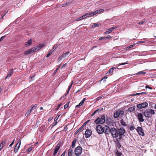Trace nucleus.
I'll list each match as a JSON object with an SVG mask.
<instances>
[{
	"label": "nucleus",
	"mask_w": 156,
	"mask_h": 156,
	"mask_svg": "<svg viewBox=\"0 0 156 156\" xmlns=\"http://www.w3.org/2000/svg\"><path fill=\"white\" fill-rule=\"evenodd\" d=\"M125 132V130L123 129L120 128L117 130L115 128L113 127L110 129L109 133L111 134L114 140L123 137Z\"/></svg>",
	"instance_id": "1"
},
{
	"label": "nucleus",
	"mask_w": 156,
	"mask_h": 156,
	"mask_svg": "<svg viewBox=\"0 0 156 156\" xmlns=\"http://www.w3.org/2000/svg\"><path fill=\"white\" fill-rule=\"evenodd\" d=\"M123 115H124V111L119 109L114 112V117L115 118H116L118 117H122Z\"/></svg>",
	"instance_id": "2"
},
{
	"label": "nucleus",
	"mask_w": 156,
	"mask_h": 156,
	"mask_svg": "<svg viewBox=\"0 0 156 156\" xmlns=\"http://www.w3.org/2000/svg\"><path fill=\"white\" fill-rule=\"evenodd\" d=\"M105 117L104 115H102L100 117H98L95 121V122L96 124H103L105 122Z\"/></svg>",
	"instance_id": "3"
},
{
	"label": "nucleus",
	"mask_w": 156,
	"mask_h": 156,
	"mask_svg": "<svg viewBox=\"0 0 156 156\" xmlns=\"http://www.w3.org/2000/svg\"><path fill=\"white\" fill-rule=\"evenodd\" d=\"M155 113L154 111L152 109L147 110L144 113V115L146 117L151 116Z\"/></svg>",
	"instance_id": "4"
},
{
	"label": "nucleus",
	"mask_w": 156,
	"mask_h": 156,
	"mask_svg": "<svg viewBox=\"0 0 156 156\" xmlns=\"http://www.w3.org/2000/svg\"><path fill=\"white\" fill-rule=\"evenodd\" d=\"M82 148L80 146L76 147L75 149V153L76 155L79 156L81 154L82 152Z\"/></svg>",
	"instance_id": "5"
},
{
	"label": "nucleus",
	"mask_w": 156,
	"mask_h": 156,
	"mask_svg": "<svg viewBox=\"0 0 156 156\" xmlns=\"http://www.w3.org/2000/svg\"><path fill=\"white\" fill-rule=\"evenodd\" d=\"M96 129L97 133L100 134H102L104 133L103 128L100 125H98L96 128Z\"/></svg>",
	"instance_id": "6"
},
{
	"label": "nucleus",
	"mask_w": 156,
	"mask_h": 156,
	"mask_svg": "<svg viewBox=\"0 0 156 156\" xmlns=\"http://www.w3.org/2000/svg\"><path fill=\"white\" fill-rule=\"evenodd\" d=\"M45 44H40L36 47L33 48V50L34 52L38 51L44 47Z\"/></svg>",
	"instance_id": "7"
},
{
	"label": "nucleus",
	"mask_w": 156,
	"mask_h": 156,
	"mask_svg": "<svg viewBox=\"0 0 156 156\" xmlns=\"http://www.w3.org/2000/svg\"><path fill=\"white\" fill-rule=\"evenodd\" d=\"M122 137H120V138L114 139V141L115 142V144L118 148H119L121 147V145L120 143V141Z\"/></svg>",
	"instance_id": "8"
},
{
	"label": "nucleus",
	"mask_w": 156,
	"mask_h": 156,
	"mask_svg": "<svg viewBox=\"0 0 156 156\" xmlns=\"http://www.w3.org/2000/svg\"><path fill=\"white\" fill-rule=\"evenodd\" d=\"M104 132L105 133V135H108L110 131V129L109 127L107 125H105L103 127Z\"/></svg>",
	"instance_id": "9"
},
{
	"label": "nucleus",
	"mask_w": 156,
	"mask_h": 156,
	"mask_svg": "<svg viewBox=\"0 0 156 156\" xmlns=\"http://www.w3.org/2000/svg\"><path fill=\"white\" fill-rule=\"evenodd\" d=\"M70 52L68 51L66 52L65 53L63 54L62 55L59 56L58 58V60L60 61L63 58L68 57L69 55Z\"/></svg>",
	"instance_id": "10"
},
{
	"label": "nucleus",
	"mask_w": 156,
	"mask_h": 156,
	"mask_svg": "<svg viewBox=\"0 0 156 156\" xmlns=\"http://www.w3.org/2000/svg\"><path fill=\"white\" fill-rule=\"evenodd\" d=\"M148 104L146 102H144L137 105V107L139 109H142L147 107Z\"/></svg>",
	"instance_id": "11"
},
{
	"label": "nucleus",
	"mask_w": 156,
	"mask_h": 156,
	"mask_svg": "<svg viewBox=\"0 0 156 156\" xmlns=\"http://www.w3.org/2000/svg\"><path fill=\"white\" fill-rule=\"evenodd\" d=\"M136 130L140 135H141L142 136H144V133L142 128L140 127H138L137 128Z\"/></svg>",
	"instance_id": "12"
},
{
	"label": "nucleus",
	"mask_w": 156,
	"mask_h": 156,
	"mask_svg": "<svg viewBox=\"0 0 156 156\" xmlns=\"http://www.w3.org/2000/svg\"><path fill=\"white\" fill-rule=\"evenodd\" d=\"M92 134V131L90 129H87L85 133V137L87 138L89 137Z\"/></svg>",
	"instance_id": "13"
},
{
	"label": "nucleus",
	"mask_w": 156,
	"mask_h": 156,
	"mask_svg": "<svg viewBox=\"0 0 156 156\" xmlns=\"http://www.w3.org/2000/svg\"><path fill=\"white\" fill-rule=\"evenodd\" d=\"M137 117L140 122H143L144 120L143 115L141 113L137 114Z\"/></svg>",
	"instance_id": "14"
},
{
	"label": "nucleus",
	"mask_w": 156,
	"mask_h": 156,
	"mask_svg": "<svg viewBox=\"0 0 156 156\" xmlns=\"http://www.w3.org/2000/svg\"><path fill=\"white\" fill-rule=\"evenodd\" d=\"M60 146V145L59 144H58L55 146V148L54 150L53 153V155H55L57 152L58 151V150L59 149Z\"/></svg>",
	"instance_id": "15"
},
{
	"label": "nucleus",
	"mask_w": 156,
	"mask_h": 156,
	"mask_svg": "<svg viewBox=\"0 0 156 156\" xmlns=\"http://www.w3.org/2000/svg\"><path fill=\"white\" fill-rule=\"evenodd\" d=\"M34 52V50H33V48H32L25 51L24 52V54L25 55H28Z\"/></svg>",
	"instance_id": "16"
},
{
	"label": "nucleus",
	"mask_w": 156,
	"mask_h": 156,
	"mask_svg": "<svg viewBox=\"0 0 156 156\" xmlns=\"http://www.w3.org/2000/svg\"><path fill=\"white\" fill-rule=\"evenodd\" d=\"M18 143H18L16 144L14 149V151L15 152H16L18 151V149L20 148V146L21 144V141H20V143L19 144Z\"/></svg>",
	"instance_id": "17"
},
{
	"label": "nucleus",
	"mask_w": 156,
	"mask_h": 156,
	"mask_svg": "<svg viewBox=\"0 0 156 156\" xmlns=\"http://www.w3.org/2000/svg\"><path fill=\"white\" fill-rule=\"evenodd\" d=\"M112 122V119L110 117H108L106 120V123L108 125L111 124Z\"/></svg>",
	"instance_id": "18"
},
{
	"label": "nucleus",
	"mask_w": 156,
	"mask_h": 156,
	"mask_svg": "<svg viewBox=\"0 0 156 156\" xmlns=\"http://www.w3.org/2000/svg\"><path fill=\"white\" fill-rule=\"evenodd\" d=\"M32 42V40L31 39L29 40L25 44V46L26 47H27L31 44Z\"/></svg>",
	"instance_id": "19"
},
{
	"label": "nucleus",
	"mask_w": 156,
	"mask_h": 156,
	"mask_svg": "<svg viewBox=\"0 0 156 156\" xmlns=\"http://www.w3.org/2000/svg\"><path fill=\"white\" fill-rule=\"evenodd\" d=\"M6 143V140H4L0 144V151L1 150L2 148L4 146Z\"/></svg>",
	"instance_id": "20"
},
{
	"label": "nucleus",
	"mask_w": 156,
	"mask_h": 156,
	"mask_svg": "<svg viewBox=\"0 0 156 156\" xmlns=\"http://www.w3.org/2000/svg\"><path fill=\"white\" fill-rule=\"evenodd\" d=\"M116 68L115 67H113L109 69L108 72L107 73H109L110 74H112L113 73V70L114 69H115Z\"/></svg>",
	"instance_id": "21"
},
{
	"label": "nucleus",
	"mask_w": 156,
	"mask_h": 156,
	"mask_svg": "<svg viewBox=\"0 0 156 156\" xmlns=\"http://www.w3.org/2000/svg\"><path fill=\"white\" fill-rule=\"evenodd\" d=\"M13 70L12 69H10L9 70L8 73V74L7 76L6 77V78H7L8 77H10L12 75V73Z\"/></svg>",
	"instance_id": "22"
},
{
	"label": "nucleus",
	"mask_w": 156,
	"mask_h": 156,
	"mask_svg": "<svg viewBox=\"0 0 156 156\" xmlns=\"http://www.w3.org/2000/svg\"><path fill=\"white\" fill-rule=\"evenodd\" d=\"M103 109V108H99V109H97L91 115V116H93L95 114L98 112H101L102 110Z\"/></svg>",
	"instance_id": "23"
},
{
	"label": "nucleus",
	"mask_w": 156,
	"mask_h": 156,
	"mask_svg": "<svg viewBox=\"0 0 156 156\" xmlns=\"http://www.w3.org/2000/svg\"><path fill=\"white\" fill-rule=\"evenodd\" d=\"M114 28H111L109 29H108L105 33V34H108L110 33L111 32L114 30Z\"/></svg>",
	"instance_id": "24"
},
{
	"label": "nucleus",
	"mask_w": 156,
	"mask_h": 156,
	"mask_svg": "<svg viewBox=\"0 0 156 156\" xmlns=\"http://www.w3.org/2000/svg\"><path fill=\"white\" fill-rule=\"evenodd\" d=\"M135 110V108L134 106L130 107L128 108V111L131 112H133Z\"/></svg>",
	"instance_id": "25"
},
{
	"label": "nucleus",
	"mask_w": 156,
	"mask_h": 156,
	"mask_svg": "<svg viewBox=\"0 0 156 156\" xmlns=\"http://www.w3.org/2000/svg\"><path fill=\"white\" fill-rule=\"evenodd\" d=\"M120 122L122 126H126V123L123 119H121Z\"/></svg>",
	"instance_id": "26"
},
{
	"label": "nucleus",
	"mask_w": 156,
	"mask_h": 156,
	"mask_svg": "<svg viewBox=\"0 0 156 156\" xmlns=\"http://www.w3.org/2000/svg\"><path fill=\"white\" fill-rule=\"evenodd\" d=\"M73 149L70 148L68 151V156H71L73 154Z\"/></svg>",
	"instance_id": "27"
},
{
	"label": "nucleus",
	"mask_w": 156,
	"mask_h": 156,
	"mask_svg": "<svg viewBox=\"0 0 156 156\" xmlns=\"http://www.w3.org/2000/svg\"><path fill=\"white\" fill-rule=\"evenodd\" d=\"M83 16H84L85 18H86L87 17H90L92 16L91 14V12L87 13L85 15H83Z\"/></svg>",
	"instance_id": "28"
},
{
	"label": "nucleus",
	"mask_w": 156,
	"mask_h": 156,
	"mask_svg": "<svg viewBox=\"0 0 156 156\" xmlns=\"http://www.w3.org/2000/svg\"><path fill=\"white\" fill-rule=\"evenodd\" d=\"M76 142V140L74 139L73 140L72 142V148H74L75 147V144Z\"/></svg>",
	"instance_id": "29"
},
{
	"label": "nucleus",
	"mask_w": 156,
	"mask_h": 156,
	"mask_svg": "<svg viewBox=\"0 0 156 156\" xmlns=\"http://www.w3.org/2000/svg\"><path fill=\"white\" fill-rule=\"evenodd\" d=\"M96 13L98 14H99L101 13V12H103L104 11V9H101L99 10H98L96 11Z\"/></svg>",
	"instance_id": "30"
},
{
	"label": "nucleus",
	"mask_w": 156,
	"mask_h": 156,
	"mask_svg": "<svg viewBox=\"0 0 156 156\" xmlns=\"http://www.w3.org/2000/svg\"><path fill=\"white\" fill-rule=\"evenodd\" d=\"M146 73V72L144 71H140L137 73L135 74L136 75H142Z\"/></svg>",
	"instance_id": "31"
},
{
	"label": "nucleus",
	"mask_w": 156,
	"mask_h": 156,
	"mask_svg": "<svg viewBox=\"0 0 156 156\" xmlns=\"http://www.w3.org/2000/svg\"><path fill=\"white\" fill-rule=\"evenodd\" d=\"M53 51H52L51 50H50L48 53L46 55L47 57H49L53 53Z\"/></svg>",
	"instance_id": "32"
},
{
	"label": "nucleus",
	"mask_w": 156,
	"mask_h": 156,
	"mask_svg": "<svg viewBox=\"0 0 156 156\" xmlns=\"http://www.w3.org/2000/svg\"><path fill=\"white\" fill-rule=\"evenodd\" d=\"M32 111V109H29L27 111V112L25 114V115H29L30 113Z\"/></svg>",
	"instance_id": "33"
},
{
	"label": "nucleus",
	"mask_w": 156,
	"mask_h": 156,
	"mask_svg": "<svg viewBox=\"0 0 156 156\" xmlns=\"http://www.w3.org/2000/svg\"><path fill=\"white\" fill-rule=\"evenodd\" d=\"M147 93V92H143L140 93H138L134 94H133V95H140V94H145Z\"/></svg>",
	"instance_id": "34"
},
{
	"label": "nucleus",
	"mask_w": 156,
	"mask_h": 156,
	"mask_svg": "<svg viewBox=\"0 0 156 156\" xmlns=\"http://www.w3.org/2000/svg\"><path fill=\"white\" fill-rule=\"evenodd\" d=\"M84 18H85L84 16H83V15L82 16L79 18H78L76 19V21H79L80 20H82Z\"/></svg>",
	"instance_id": "35"
},
{
	"label": "nucleus",
	"mask_w": 156,
	"mask_h": 156,
	"mask_svg": "<svg viewBox=\"0 0 156 156\" xmlns=\"http://www.w3.org/2000/svg\"><path fill=\"white\" fill-rule=\"evenodd\" d=\"M99 26V24L98 23H94L92 25V27H98Z\"/></svg>",
	"instance_id": "36"
},
{
	"label": "nucleus",
	"mask_w": 156,
	"mask_h": 156,
	"mask_svg": "<svg viewBox=\"0 0 156 156\" xmlns=\"http://www.w3.org/2000/svg\"><path fill=\"white\" fill-rule=\"evenodd\" d=\"M58 44L55 45L53 47L52 49L51 50L52 51H54L55 50L56 48L58 47Z\"/></svg>",
	"instance_id": "37"
},
{
	"label": "nucleus",
	"mask_w": 156,
	"mask_h": 156,
	"mask_svg": "<svg viewBox=\"0 0 156 156\" xmlns=\"http://www.w3.org/2000/svg\"><path fill=\"white\" fill-rule=\"evenodd\" d=\"M73 82H72V83H71V84L69 86V87L68 89V91H67V94H68L69 92V91L70 90L72 86V85L73 84Z\"/></svg>",
	"instance_id": "38"
},
{
	"label": "nucleus",
	"mask_w": 156,
	"mask_h": 156,
	"mask_svg": "<svg viewBox=\"0 0 156 156\" xmlns=\"http://www.w3.org/2000/svg\"><path fill=\"white\" fill-rule=\"evenodd\" d=\"M83 103L81 101L80 102L79 104V105H78L76 106V108H77L83 105Z\"/></svg>",
	"instance_id": "39"
},
{
	"label": "nucleus",
	"mask_w": 156,
	"mask_h": 156,
	"mask_svg": "<svg viewBox=\"0 0 156 156\" xmlns=\"http://www.w3.org/2000/svg\"><path fill=\"white\" fill-rule=\"evenodd\" d=\"M69 102L68 103L66 104V105H65L64 106V108L65 109H66V108H67L69 106Z\"/></svg>",
	"instance_id": "40"
},
{
	"label": "nucleus",
	"mask_w": 156,
	"mask_h": 156,
	"mask_svg": "<svg viewBox=\"0 0 156 156\" xmlns=\"http://www.w3.org/2000/svg\"><path fill=\"white\" fill-rule=\"evenodd\" d=\"M59 115H58V116H56V117L54 119V122H55L56 121H57V119L58 118V117H59Z\"/></svg>",
	"instance_id": "41"
},
{
	"label": "nucleus",
	"mask_w": 156,
	"mask_h": 156,
	"mask_svg": "<svg viewBox=\"0 0 156 156\" xmlns=\"http://www.w3.org/2000/svg\"><path fill=\"white\" fill-rule=\"evenodd\" d=\"M91 14L92 16H93L97 14V13H96V11H95L93 12H91Z\"/></svg>",
	"instance_id": "42"
},
{
	"label": "nucleus",
	"mask_w": 156,
	"mask_h": 156,
	"mask_svg": "<svg viewBox=\"0 0 156 156\" xmlns=\"http://www.w3.org/2000/svg\"><path fill=\"white\" fill-rule=\"evenodd\" d=\"M60 67V66H58L57 68L55 70L54 73H55L58 70Z\"/></svg>",
	"instance_id": "43"
},
{
	"label": "nucleus",
	"mask_w": 156,
	"mask_h": 156,
	"mask_svg": "<svg viewBox=\"0 0 156 156\" xmlns=\"http://www.w3.org/2000/svg\"><path fill=\"white\" fill-rule=\"evenodd\" d=\"M135 44H133L132 45H130V46L127 47L126 48H127V49H129V48H131L132 47L134 46H135Z\"/></svg>",
	"instance_id": "44"
},
{
	"label": "nucleus",
	"mask_w": 156,
	"mask_h": 156,
	"mask_svg": "<svg viewBox=\"0 0 156 156\" xmlns=\"http://www.w3.org/2000/svg\"><path fill=\"white\" fill-rule=\"evenodd\" d=\"M32 147H30V148H29L27 150V151L28 152H30L32 151Z\"/></svg>",
	"instance_id": "45"
},
{
	"label": "nucleus",
	"mask_w": 156,
	"mask_h": 156,
	"mask_svg": "<svg viewBox=\"0 0 156 156\" xmlns=\"http://www.w3.org/2000/svg\"><path fill=\"white\" fill-rule=\"evenodd\" d=\"M57 121H55V122H54L53 123V125L52 126V128L54 126H55L57 124Z\"/></svg>",
	"instance_id": "46"
},
{
	"label": "nucleus",
	"mask_w": 156,
	"mask_h": 156,
	"mask_svg": "<svg viewBox=\"0 0 156 156\" xmlns=\"http://www.w3.org/2000/svg\"><path fill=\"white\" fill-rule=\"evenodd\" d=\"M116 154L118 156H120L122 154L120 152H117L116 153Z\"/></svg>",
	"instance_id": "47"
},
{
	"label": "nucleus",
	"mask_w": 156,
	"mask_h": 156,
	"mask_svg": "<svg viewBox=\"0 0 156 156\" xmlns=\"http://www.w3.org/2000/svg\"><path fill=\"white\" fill-rule=\"evenodd\" d=\"M128 64V63L127 62L122 63H121L119 65V66L121 65H124L127 64Z\"/></svg>",
	"instance_id": "48"
},
{
	"label": "nucleus",
	"mask_w": 156,
	"mask_h": 156,
	"mask_svg": "<svg viewBox=\"0 0 156 156\" xmlns=\"http://www.w3.org/2000/svg\"><path fill=\"white\" fill-rule=\"evenodd\" d=\"M5 36H3L0 39V42L2 41L3 39L5 37Z\"/></svg>",
	"instance_id": "49"
},
{
	"label": "nucleus",
	"mask_w": 156,
	"mask_h": 156,
	"mask_svg": "<svg viewBox=\"0 0 156 156\" xmlns=\"http://www.w3.org/2000/svg\"><path fill=\"white\" fill-rule=\"evenodd\" d=\"M145 88H146V89L148 88V89H151V90L152 89V88L151 87L148 86V85H147L145 87Z\"/></svg>",
	"instance_id": "50"
},
{
	"label": "nucleus",
	"mask_w": 156,
	"mask_h": 156,
	"mask_svg": "<svg viewBox=\"0 0 156 156\" xmlns=\"http://www.w3.org/2000/svg\"><path fill=\"white\" fill-rule=\"evenodd\" d=\"M107 78V77H106V76H105L104 77H103V78H102L101 80V81H102L104 80H105H105Z\"/></svg>",
	"instance_id": "51"
},
{
	"label": "nucleus",
	"mask_w": 156,
	"mask_h": 156,
	"mask_svg": "<svg viewBox=\"0 0 156 156\" xmlns=\"http://www.w3.org/2000/svg\"><path fill=\"white\" fill-rule=\"evenodd\" d=\"M144 21H140V22H139L138 23V24H139L141 25V24H143L144 23Z\"/></svg>",
	"instance_id": "52"
},
{
	"label": "nucleus",
	"mask_w": 156,
	"mask_h": 156,
	"mask_svg": "<svg viewBox=\"0 0 156 156\" xmlns=\"http://www.w3.org/2000/svg\"><path fill=\"white\" fill-rule=\"evenodd\" d=\"M14 140L10 144L9 146L10 147H11L13 145V144L14 143Z\"/></svg>",
	"instance_id": "53"
},
{
	"label": "nucleus",
	"mask_w": 156,
	"mask_h": 156,
	"mask_svg": "<svg viewBox=\"0 0 156 156\" xmlns=\"http://www.w3.org/2000/svg\"><path fill=\"white\" fill-rule=\"evenodd\" d=\"M135 129L134 127L133 126H131L130 127V129L131 130L134 129Z\"/></svg>",
	"instance_id": "54"
},
{
	"label": "nucleus",
	"mask_w": 156,
	"mask_h": 156,
	"mask_svg": "<svg viewBox=\"0 0 156 156\" xmlns=\"http://www.w3.org/2000/svg\"><path fill=\"white\" fill-rule=\"evenodd\" d=\"M90 121V120H88V121H87V122H85L84 123H83V125L84 126H85V125H86V124L89 121Z\"/></svg>",
	"instance_id": "55"
},
{
	"label": "nucleus",
	"mask_w": 156,
	"mask_h": 156,
	"mask_svg": "<svg viewBox=\"0 0 156 156\" xmlns=\"http://www.w3.org/2000/svg\"><path fill=\"white\" fill-rule=\"evenodd\" d=\"M84 126L83 125H82L81 127L79 129H78V130H80L82 129L83 127V126Z\"/></svg>",
	"instance_id": "56"
},
{
	"label": "nucleus",
	"mask_w": 156,
	"mask_h": 156,
	"mask_svg": "<svg viewBox=\"0 0 156 156\" xmlns=\"http://www.w3.org/2000/svg\"><path fill=\"white\" fill-rule=\"evenodd\" d=\"M86 100V98H84L83 100L81 101V102H82L83 103H84V102Z\"/></svg>",
	"instance_id": "57"
},
{
	"label": "nucleus",
	"mask_w": 156,
	"mask_h": 156,
	"mask_svg": "<svg viewBox=\"0 0 156 156\" xmlns=\"http://www.w3.org/2000/svg\"><path fill=\"white\" fill-rule=\"evenodd\" d=\"M62 105V104L61 103V104H59L58 106V108H60V107L61 106V105Z\"/></svg>",
	"instance_id": "58"
},
{
	"label": "nucleus",
	"mask_w": 156,
	"mask_h": 156,
	"mask_svg": "<svg viewBox=\"0 0 156 156\" xmlns=\"http://www.w3.org/2000/svg\"><path fill=\"white\" fill-rule=\"evenodd\" d=\"M65 152H64L60 156H64L65 155Z\"/></svg>",
	"instance_id": "59"
},
{
	"label": "nucleus",
	"mask_w": 156,
	"mask_h": 156,
	"mask_svg": "<svg viewBox=\"0 0 156 156\" xmlns=\"http://www.w3.org/2000/svg\"><path fill=\"white\" fill-rule=\"evenodd\" d=\"M80 130H78V129L76 131L75 133V134H76L78 132H79Z\"/></svg>",
	"instance_id": "60"
},
{
	"label": "nucleus",
	"mask_w": 156,
	"mask_h": 156,
	"mask_svg": "<svg viewBox=\"0 0 156 156\" xmlns=\"http://www.w3.org/2000/svg\"><path fill=\"white\" fill-rule=\"evenodd\" d=\"M66 95H63V96L62 97L60 98V100H61L63 98H64L66 96Z\"/></svg>",
	"instance_id": "61"
},
{
	"label": "nucleus",
	"mask_w": 156,
	"mask_h": 156,
	"mask_svg": "<svg viewBox=\"0 0 156 156\" xmlns=\"http://www.w3.org/2000/svg\"><path fill=\"white\" fill-rule=\"evenodd\" d=\"M35 108V107H34V106H33L31 108H30L31 109H32H32H34Z\"/></svg>",
	"instance_id": "62"
},
{
	"label": "nucleus",
	"mask_w": 156,
	"mask_h": 156,
	"mask_svg": "<svg viewBox=\"0 0 156 156\" xmlns=\"http://www.w3.org/2000/svg\"><path fill=\"white\" fill-rule=\"evenodd\" d=\"M139 42L140 43H145V42L144 41H140Z\"/></svg>",
	"instance_id": "63"
},
{
	"label": "nucleus",
	"mask_w": 156,
	"mask_h": 156,
	"mask_svg": "<svg viewBox=\"0 0 156 156\" xmlns=\"http://www.w3.org/2000/svg\"><path fill=\"white\" fill-rule=\"evenodd\" d=\"M107 37H108V38H111V36H109V35H108V36Z\"/></svg>",
	"instance_id": "64"
}]
</instances>
